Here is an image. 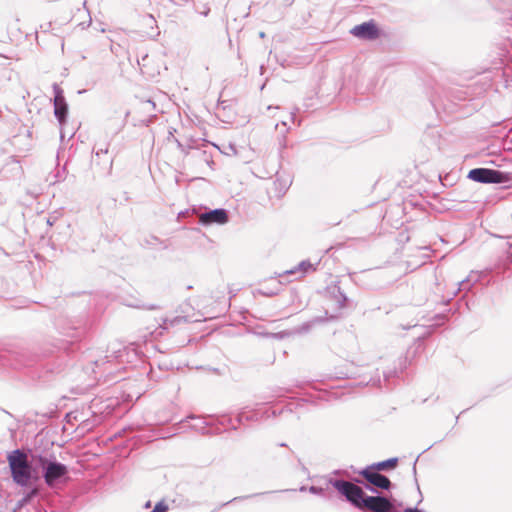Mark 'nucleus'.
I'll return each mask as SVG.
<instances>
[{
  "label": "nucleus",
  "instance_id": "obj_1",
  "mask_svg": "<svg viewBox=\"0 0 512 512\" xmlns=\"http://www.w3.org/2000/svg\"><path fill=\"white\" fill-rule=\"evenodd\" d=\"M13 481L21 486H27L32 478V467L28 462L27 455L17 449L7 456Z\"/></svg>",
  "mask_w": 512,
  "mask_h": 512
},
{
  "label": "nucleus",
  "instance_id": "obj_2",
  "mask_svg": "<svg viewBox=\"0 0 512 512\" xmlns=\"http://www.w3.org/2000/svg\"><path fill=\"white\" fill-rule=\"evenodd\" d=\"M334 487L344 495L348 501L356 507L363 509L364 492L362 488L352 482L338 480L334 483Z\"/></svg>",
  "mask_w": 512,
  "mask_h": 512
},
{
  "label": "nucleus",
  "instance_id": "obj_3",
  "mask_svg": "<svg viewBox=\"0 0 512 512\" xmlns=\"http://www.w3.org/2000/svg\"><path fill=\"white\" fill-rule=\"evenodd\" d=\"M39 462L45 469L44 480L45 483L53 487L57 481L65 477L68 473L67 467L59 462H50L44 457L39 458Z\"/></svg>",
  "mask_w": 512,
  "mask_h": 512
},
{
  "label": "nucleus",
  "instance_id": "obj_4",
  "mask_svg": "<svg viewBox=\"0 0 512 512\" xmlns=\"http://www.w3.org/2000/svg\"><path fill=\"white\" fill-rule=\"evenodd\" d=\"M468 178L479 183H503L506 174L488 168H475L469 171Z\"/></svg>",
  "mask_w": 512,
  "mask_h": 512
},
{
  "label": "nucleus",
  "instance_id": "obj_5",
  "mask_svg": "<svg viewBox=\"0 0 512 512\" xmlns=\"http://www.w3.org/2000/svg\"><path fill=\"white\" fill-rule=\"evenodd\" d=\"M316 267L308 260H302L294 266L283 265L278 272L280 277L293 276L294 280H300L305 277L306 274L314 272Z\"/></svg>",
  "mask_w": 512,
  "mask_h": 512
},
{
  "label": "nucleus",
  "instance_id": "obj_6",
  "mask_svg": "<svg viewBox=\"0 0 512 512\" xmlns=\"http://www.w3.org/2000/svg\"><path fill=\"white\" fill-rule=\"evenodd\" d=\"M54 115L58 120L59 124L63 126L66 122L67 114H68V105L66 103L63 90L57 85L54 84Z\"/></svg>",
  "mask_w": 512,
  "mask_h": 512
},
{
  "label": "nucleus",
  "instance_id": "obj_7",
  "mask_svg": "<svg viewBox=\"0 0 512 512\" xmlns=\"http://www.w3.org/2000/svg\"><path fill=\"white\" fill-rule=\"evenodd\" d=\"M228 220V212L223 208L209 210L199 215V223L204 226L213 224L223 225L226 224Z\"/></svg>",
  "mask_w": 512,
  "mask_h": 512
},
{
  "label": "nucleus",
  "instance_id": "obj_8",
  "mask_svg": "<svg viewBox=\"0 0 512 512\" xmlns=\"http://www.w3.org/2000/svg\"><path fill=\"white\" fill-rule=\"evenodd\" d=\"M363 508L373 512H391L393 509L392 503L385 497L368 496L364 500Z\"/></svg>",
  "mask_w": 512,
  "mask_h": 512
},
{
  "label": "nucleus",
  "instance_id": "obj_9",
  "mask_svg": "<svg viewBox=\"0 0 512 512\" xmlns=\"http://www.w3.org/2000/svg\"><path fill=\"white\" fill-rule=\"evenodd\" d=\"M351 34L360 39L374 40L378 37V28L373 22H364L351 29Z\"/></svg>",
  "mask_w": 512,
  "mask_h": 512
},
{
  "label": "nucleus",
  "instance_id": "obj_10",
  "mask_svg": "<svg viewBox=\"0 0 512 512\" xmlns=\"http://www.w3.org/2000/svg\"><path fill=\"white\" fill-rule=\"evenodd\" d=\"M360 474L373 486L381 489L388 490L391 486L390 480L378 473L377 471L367 467L363 471L360 472Z\"/></svg>",
  "mask_w": 512,
  "mask_h": 512
},
{
  "label": "nucleus",
  "instance_id": "obj_11",
  "mask_svg": "<svg viewBox=\"0 0 512 512\" xmlns=\"http://www.w3.org/2000/svg\"><path fill=\"white\" fill-rule=\"evenodd\" d=\"M398 464L397 458H391L385 461L377 462L369 466V468L379 472L394 469Z\"/></svg>",
  "mask_w": 512,
  "mask_h": 512
},
{
  "label": "nucleus",
  "instance_id": "obj_12",
  "mask_svg": "<svg viewBox=\"0 0 512 512\" xmlns=\"http://www.w3.org/2000/svg\"><path fill=\"white\" fill-rule=\"evenodd\" d=\"M195 11L203 16H207L210 12V7L208 6L207 3L196 4Z\"/></svg>",
  "mask_w": 512,
  "mask_h": 512
},
{
  "label": "nucleus",
  "instance_id": "obj_13",
  "mask_svg": "<svg viewBox=\"0 0 512 512\" xmlns=\"http://www.w3.org/2000/svg\"><path fill=\"white\" fill-rule=\"evenodd\" d=\"M168 506L164 501L158 502L151 512H167Z\"/></svg>",
  "mask_w": 512,
  "mask_h": 512
},
{
  "label": "nucleus",
  "instance_id": "obj_14",
  "mask_svg": "<svg viewBox=\"0 0 512 512\" xmlns=\"http://www.w3.org/2000/svg\"><path fill=\"white\" fill-rule=\"evenodd\" d=\"M505 246L507 248V256H512V236L507 238Z\"/></svg>",
  "mask_w": 512,
  "mask_h": 512
},
{
  "label": "nucleus",
  "instance_id": "obj_15",
  "mask_svg": "<svg viewBox=\"0 0 512 512\" xmlns=\"http://www.w3.org/2000/svg\"><path fill=\"white\" fill-rule=\"evenodd\" d=\"M144 105V110L149 112L151 109L154 110L155 109V103L152 101V100H147L143 103Z\"/></svg>",
  "mask_w": 512,
  "mask_h": 512
},
{
  "label": "nucleus",
  "instance_id": "obj_16",
  "mask_svg": "<svg viewBox=\"0 0 512 512\" xmlns=\"http://www.w3.org/2000/svg\"><path fill=\"white\" fill-rule=\"evenodd\" d=\"M108 153V147H105V148H102V147H98L95 151V156L97 158H100L101 155H104L106 156Z\"/></svg>",
  "mask_w": 512,
  "mask_h": 512
},
{
  "label": "nucleus",
  "instance_id": "obj_17",
  "mask_svg": "<svg viewBox=\"0 0 512 512\" xmlns=\"http://www.w3.org/2000/svg\"><path fill=\"white\" fill-rule=\"evenodd\" d=\"M57 219H58L57 215H55V214L49 215L46 219V224L48 226H52L56 223Z\"/></svg>",
  "mask_w": 512,
  "mask_h": 512
},
{
  "label": "nucleus",
  "instance_id": "obj_18",
  "mask_svg": "<svg viewBox=\"0 0 512 512\" xmlns=\"http://www.w3.org/2000/svg\"><path fill=\"white\" fill-rule=\"evenodd\" d=\"M145 21L147 22V24L149 25H152V24H155L156 21L154 19V17L152 15H148L147 18L145 19Z\"/></svg>",
  "mask_w": 512,
  "mask_h": 512
},
{
  "label": "nucleus",
  "instance_id": "obj_19",
  "mask_svg": "<svg viewBox=\"0 0 512 512\" xmlns=\"http://www.w3.org/2000/svg\"><path fill=\"white\" fill-rule=\"evenodd\" d=\"M172 2H174L175 4L177 5H184L188 2H190L191 0H171Z\"/></svg>",
  "mask_w": 512,
  "mask_h": 512
},
{
  "label": "nucleus",
  "instance_id": "obj_20",
  "mask_svg": "<svg viewBox=\"0 0 512 512\" xmlns=\"http://www.w3.org/2000/svg\"><path fill=\"white\" fill-rule=\"evenodd\" d=\"M105 164L107 165V167L109 169H111V167H112V160L110 158H107L106 161H105Z\"/></svg>",
  "mask_w": 512,
  "mask_h": 512
},
{
  "label": "nucleus",
  "instance_id": "obj_21",
  "mask_svg": "<svg viewBox=\"0 0 512 512\" xmlns=\"http://www.w3.org/2000/svg\"><path fill=\"white\" fill-rule=\"evenodd\" d=\"M149 35H150V36H158V35H159V32L157 31L156 33H150Z\"/></svg>",
  "mask_w": 512,
  "mask_h": 512
},
{
  "label": "nucleus",
  "instance_id": "obj_22",
  "mask_svg": "<svg viewBox=\"0 0 512 512\" xmlns=\"http://www.w3.org/2000/svg\"><path fill=\"white\" fill-rule=\"evenodd\" d=\"M150 506H151V503H150V501H148V502L146 503L145 507H146V508H149Z\"/></svg>",
  "mask_w": 512,
  "mask_h": 512
},
{
  "label": "nucleus",
  "instance_id": "obj_23",
  "mask_svg": "<svg viewBox=\"0 0 512 512\" xmlns=\"http://www.w3.org/2000/svg\"><path fill=\"white\" fill-rule=\"evenodd\" d=\"M259 36H260L261 38H263V37L265 36V33H264V32H260V33H259Z\"/></svg>",
  "mask_w": 512,
  "mask_h": 512
},
{
  "label": "nucleus",
  "instance_id": "obj_24",
  "mask_svg": "<svg viewBox=\"0 0 512 512\" xmlns=\"http://www.w3.org/2000/svg\"><path fill=\"white\" fill-rule=\"evenodd\" d=\"M90 24H91V17L89 16V20H88L87 26H89Z\"/></svg>",
  "mask_w": 512,
  "mask_h": 512
}]
</instances>
